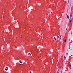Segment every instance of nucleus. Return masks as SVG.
Returning <instances> with one entry per match:
<instances>
[{"mask_svg":"<svg viewBox=\"0 0 73 73\" xmlns=\"http://www.w3.org/2000/svg\"><path fill=\"white\" fill-rule=\"evenodd\" d=\"M27 55L28 56H31V57H32V55H31V54L30 53H29V54H28Z\"/></svg>","mask_w":73,"mask_h":73,"instance_id":"f257e3e1","label":"nucleus"},{"mask_svg":"<svg viewBox=\"0 0 73 73\" xmlns=\"http://www.w3.org/2000/svg\"><path fill=\"white\" fill-rule=\"evenodd\" d=\"M60 69H61V68L59 67L58 68V71L57 72H60Z\"/></svg>","mask_w":73,"mask_h":73,"instance_id":"f03ea898","label":"nucleus"},{"mask_svg":"<svg viewBox=\"0 0 73 73\" xmlns=\"http://www.w3.org/2000/svg\"><path fill=\"white\" fill-rule=\"evenodd\" d=\"M51 52H53V49H52L51 50Z\"/></svg>","mask_w":73,"mask_h":73,"instance_id":"7ed1b4c3","label":"nucleus"},{"mask_svg":"<svg viewBox=\"0 0 73 73\" xmlns=\"http://www.w3.org/2000/svg\"><path fill=\"white\" fill-rule=\"evenodd\" d=\"M19 62H20V63H21V64H22V63H23V62H21V60H20L19 61Z\"/></svg>","mask_w":73,"mask_h":73,"instance_id":"20e7f679","label":"nucleus"},{"mask_svg":"<svg viewBox=\"0 0 73 73\" xmlns=\"http://www.w3.org/2000/svg\"><path fill=\"white\" fill-rule=\"evenodd\" d=\"M69 20H70V23H71L72 22V19H70Z\"/></svg>","mask_w":73,"mask_h":73,"instance_id":"39448f33","label":"nucleus"},{"mask_svg":"<svg viewBox=\"0 0 73 73\" xmlns=\"http://www.w3.org/2000/svg\"><path fill=\"white\" fill-rule=\"evenodd\" d=\"M64 42H66V39H65L64 40Z\"/></svg>","mask_w":73,"mask_h":73,"instance_id":"423d86ee","label":"nucleus"},{"mask_svg":"<svg viewBox=\"0 0 73 73\" xmlns=\"http://www.w3.org/2000/svg\"><path fill=\"white\" fill-rule=\"evenodd\" d=\"M67 19H69V16L67 15Z\"/></svg>","mask_w":73,"mask_h":73,"instance_id":"0eeeda50","label":"nucleus"},{"mask_svg":"<svg viewBox=\"0 0 73 73\" xmlns=\"http://www.w3.org/2000/svg\"><path fill=\"white\" fill-rule=\"evenodd\" d=\"M64 60H65V59H66V57L64 56Z\"/></svg>","mask_w":73,"mask_h":73,"instance_id":"6e6552de","label":"nucleus"},{"mask_svg":"<svg viewBox=\"0 0 73 73\" xmlns=\"http://www.w3.org/2000/svg\"><path fill=\"white\" fill-rule=\"evenodd\" d=\"M70 19H72V17H71V16H70Z\"/></svg>","mask_w":73,"mask_h":73,"instance_id":"1a4fd4ad","label":"nucleus"},{"mask_svg":"<svg viewBox=\"0 0 73 73\" xmlns=\"http://www.w3.org/2000/svg\"><path fill=\"white\" fill-rule=\"evenodd\" d=\"M5 70L7 71V70H8V69H5Z\"/></svg>","mask_w":73,"mask_h":73,"instance_id":"9d476101","label":"nucleus"},{"mask_svg":"<svg viewBox=\"0 0 73 73\" xmlns=\"http://www.w3.org/2000/svg\"><path fill=\"white\" fill-rule=\"evenodd\" d=\"M49 11H51V10L50 9L49 10H48Z\"/></svg>","mask_w":73,"mask_h":73,"instance_id":"9b49d317","label":"nucleus"},{"mask_svg":"<svg viewBox=\"0 0 73 73\" xmlns=\"http://www.w3.org/2000/svg\"><path fill=\"white\" fill-rule=\"evenodd\" d=\"M69 5H68V8H69Z\"/></svg>","mask_w":73,"mask_h":73,"instance_id":"f8f14e48","label":"nucleus"},{"mask_svg":"<svg viewBox=\"0 0 73 73\" xmlns=\"http://www.w3.org/2000/svg\"><path fill=\"white\" fill-rule=\"evenodd\" d=\"M56 38L55 37L54 38V39H55Z\"/></svg>","mask_w":73,"mask_h":73,"instance_id":"ddd939ff","label":"nucleus"},{"mask_svg":"<svg viewBox=\"0 0 73 73\" xmlns=\"http://www.w3.org/2000/svg\"><path fill=\"white\" fill-rule=\"evenodd\" d=\"M72 66V65L71 64L70 65V66Z\"/></svg>","mask_w":73,"mask_h":73,"instance_id":"4468645a","label":"nucleus"},{"mask_svg":"<svg viewBox=\"0 0 73 73\" xmlns=\"http://www.w3.org/2000/svg\"><path fill=\"white\" fill-rule=\"evenodd\" d=\"M66 54H67V55H68V53H66Z\"/></svg>","mask_w":73,"mask_h":73,"instance_id":"2eb2a0df","label":"nucleus"},{"mask_svg":"<svg viewBox=\"0 0 73 73\" xmlns=\"http://www.w3.org/2000/svg\"><path fill=\"white\" fill-rule=\"evenodd\" d=\"M57 40V38H56L55 39V40Z\"/></svg>","mask_w":73,"mask_h":73,"instance_id":"dca6fc26","label":"nucleus"},{"mask_svg":"<svg viewBox=\"0 0 73 73\" xmlns=\"http://www.w3.org/2000/svg\"><path fill=\"white\" fill-rule=\"evenodd\" d=\"M67 29H68V28H67L66 29V30L67 31Z\"/></svg>","mask_w":73,"mask_h":73,"instance_id":"f3484780","label":"nucleus"},{"mask_svg":"<svg viewBox=\"0 0 73 73\" xmlns=\"http://www.w3.org/2000/svg\"><path fill=\"white\" fill-rule=\"evenodd\" d=\"M61 36H62L61 35H60V37H61Z\"/></svg>","mask_w":73,"mask_h":73,"instance_id":"a211bd4d","label":"nucleus"},{"mask_svg":"<svg viewBox=\"0 0 73 73\" xmlns=\"http://www.w3.org/2000/svg\"><path fill=\"white\" fill-rule=\"evenodd\" d=\"M69 1L68 0V3H69Z\"/></svg>","mask_w":73,"mask_h":73,"instance_id":"6ab92c4d","label":"nucleus"},{"mask_svg":"<svg viewBox=\"0 0 73 73\" xmlns=\"http://www.w3.org/2000/svg\"><path fill=\"white\" fill-rule=\"evenodd\" d=\"M3 49H4V48H3Z\"/></svg>","mask_w":73,"mask_h":73,"instance_id":"aec40b11","label":"nucleus"},{"mask_svg":"<svg viewBox=\"0 0 73 73\" xmlns=\"http://www.w3.org/2000/svg\"><path fill=\"white\" fill-rule=\"evenodd\" d=\"M58 37H59V36L58 35Z\"/></svg>","mask_w":73,"mask_h":73,"instance_id":"412c9836","label":"nucleus"},{"mask_svg":"<svg viewBox=\"0 0 73 73\" xmlns=\"http://www.w3.org/2000/svg\"><path fill=\"white\" fill-rule=\"evenodd\" d=\"M30 73H32V72H30Z\"/></svg>","mask_w":73,"mask_h":73,"instance_id":"4be33fe9","label":"nucleus"},{"mask_svg":"<svg viewBox=\"0 0 73 73\" xmlns=\"http://www.w3.org/2000/svg\"><path fill=\"white\" fill-rule=\"evenodd\" d=\"M71 34H72V31Z\"/></svg>","mask_w":73,"mask_h":73,"instance_id":"5701e85b","label":"nucleus"},{"mask_svg":"<svg viewBox=\"0 0 73 73\" xmlns=\"http://www.w3.org/2000/svg\"><path fill=\"white\" fill-rule=\"evenodd\" d=\"M71 56H73V55H71Z\"/></svg>","mask_w":73,"mask_h":73,"instance_id":"b1692460","label":"nucleus"},{"mask_svg":"<svg viewBox=\"0 0 73 73\" xmlns=\"http://www.w3.org/2000/svg\"><path fill=\"white\" fill-rule=\"evenodd\" d=\"M72 20H73V17H72Z\"/></svg>","mask_w":73,"mask_h":73,"instance_id":"393cba45","label":"nucleus"},{"mask_svg":"<svg viewBox=\"0 0 73 73\" xmlns=\"http://www.w3.org/2000/svg\"><path fill=\"white\" fill-rule=\"evenodd\" d=\"M60 40H62V39H61V38H60Z\"/></svg>","mask_w":73,"mask_h":73,"instance_id":"a878e982","label":"nucleus"},{"mask_svg":"<svg viewBox=\"0 0 73 73\" xmlns=\"http://www.w3.org/2000/svg\"><path fill=\"white\" fill-rule=\"evenodd\" d=\"M69 41H70V39H69Z\"/></svg>","mask_w":73,"mask_h":73,"instance_id":"bb28decb","label":"nucleus"},{"mask_svg":"<svg viewBox=\"0 0 73 73\" xmlns=\"http://www.w3.org/2000/svg\"><path fill=\"white\" fill-rule=\"evenodd\" d=\"M7 69H8V67H6Z\"/></svg>","mask_w":73,"mask_h":73,"instance_id":"cd10ccee","label":"nucleus"},{"mask_svg":"<svg viewBox=\"0 0 73 73\" xmlns=\"http://www.w3.org/2000/svg\"><path fill=\"white\" fill-rule=\"evenodd\" d=\"M72 16V15H70V16Z\"/></svg>","mask_w":73,"mask_h":73,"instance_id":"c85d7f7f","label":"nucleus"},{"mask_svg":"<svg viewBox=\"0 0 73 73\" xmlns=\"http://www.w3.org/2000/svg\"><path fill=\"white\" fill-rule=\"evenodd\" d=\"M61 73H62V71H61Z\"/></svg>","mask_w":73,"mask_h":73,"instance_id":"c756f323","label":"nucleus"},{"mask_svg":"<svg viewBox=\"0 0 73 73\" xmlns=\"http://www.w3.org/2000/svg\"><path fill=\"white\" fill-rule=\"evenodd\" d=\"M70 5H71L70 4Z\"/></svg>","mask_w":73,"mask_h":73,"instance_id":"7c9ffc66","label":"nucleus"}]
</instances>
